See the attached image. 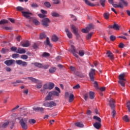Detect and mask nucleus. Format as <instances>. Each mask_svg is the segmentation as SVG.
Wrapping results in <instances>:
<instances>
[{"label": "nucleus", "instance_id": "nucleus-1", "mask_svg": "<svg viewBox=\"0 0 130 130\" xmlns=\"http://www.w3.org/2000/svg\"><path fill=\"white\" fill-rule=\"evenodd\" d=\"M115 101H114L113 99H111L109 101V105L111 109H112L113 110L112 112V115L113 118H114L115 117V115H116V112L115 111V110H114V107H115Z\"/></svg>", "mask_w": 130, "mask_h": 130}, {"label": "nucleus", "instance_id": "nucleus-2", "mask_svg": "<svg viewBox=\"0 0 130 130\" xmlns=\"http://www.w3.org/2000/svg\"><path fill=\"white\" fill-rule=\"evenodd\" d=\"M27 119L22 118L19 121V123L23 129H27L28 128V124H27Z\"/></svg>", "mask_w": 130, "mask_h": 130}, {"label": "nucleus", "instance_id": "nucleus-3", "mask_svg": "<svg viewBox=\"0 0 130 130\" xmlns=\"http://www.w3.org/2000/svg\"><path fill=\"white\" fill-rule=\"evenodd\" d=\"M119 84H120L122 87H124L125 86V83L124 82L126 81L125 79H124V74H120L119 76Z\"/></svg>", "mask_w": 130, "mask_h": 130}, {"label": "nucleus", "instance_id": "nucleus-4", "mask_svg": "<svg viewBox=\"0 0 130 130\" xmlns=\"http://www.w3.org/2000/svg\"><path fill=\"white\" fill-rule=\"evenodd\" d=\"M71 29L73 30V33H74V35L75 36H76L77 39H79V38L80 37V34L78 32V28L76 27L74 24H71Z\"/></svg>", "mask_w": 130, "mask_h": 130}, {"label": "nucleus", "instance_id": "nucleus-5", "mask_svg": "<svg viewBox=\"0 0 130 130\" xmlns=\"http://www.w3.org/2000/svg\"><path fill=\"white\" fill-rule=\"evenodd\" d=\"M49 23H50V20L49 18H45L42 20V25L44 26V27H48V26H49Z\"/></svg>", "mask_w": 130, "mask_h": 130}, {"label": "nucleus", "instance_id": "nucleus-6", "mask_svg": "<svg viewBox=\"0 0 130 130\" xmlns=\"http://www.w3.org/2000/svg\"><path fill=\"white\" fill-rule=\"evenodd\" d=\"M43 105L45 106V107H49V108H52V107H53V106H55L56 104L54 101H51L48 103H44Z\"/></svg>", "mask_w": 130, "mask_h": 130}, {"label": "nucleus", "instance_id": "nucleus-7", "mask_svg": "<svg viewBox=\"0 0 130 130\" xmlns=\"http://www.w3.org/2000/svg\"><path fill=\"white\" fill-rule=\"evenodd\" d=\"M16 63L19 66H22V67H27L28 65V62L22 61V60H16Z\"/></svg>", "mask_w": 130, "mask_h": 130}, {"label": "nucleus", "instance_id": "nucleus-8", "mask_svg": "<svg viewBox=\"0 0 130 130\" xmlns=\"http://www.w3.org/2000/svg\"><path fill=\"white\" fill-rule=\"evenodd\" d=\"M22 14L23 17H24V18H26L27 19H30L31 18V15H32V13L31 12H28L27 11H22L21 12Z\"/></svg>", "mask_w": 130, "mask_h": 130}, {"label": "nucleus", "instance_id": "nucleus-9", "mask_svg": "<svg viewBox=\"0 0 130 130\" xmlns=\"http://www.w3.org/2000/svg\"><path fill=\"white\" fill-rule=\"evenodd\" d=\"M108 28H109V29H114V30H116L117 31L119 30L120 26H119L118 24H116V23H114L113 25H109Z\"/></svg>", "mask_w": 130, "mask_h": 130}, {"label": "nucleus", "instance_id": "nucleus-10", "mask_svg": "<svg viewBox=\"0 0 130 130\" xmlns=\"http://www.w3.org/2000/svg\"><path fill=\"white\" fill-rule=\"evenodd\" d=\"M95 75V69H91L89 73V78L91 82H94V75Z\"/></svg>", "mask_w": 130, "mask_h": 130}, {"label": "nucleus", "instance_id": "nucleus-11", "mask_svg": "<svg viewBox=\"0 0 130 130\" xmlns=\"http://www.w3.org/2000/svg\"><path fill=\"white\" fill-rule=\"evenodd\" d=\"M20 45L22 47H29L30 46V42H29V41L21 42Z\"/></svg>", "mask_w": 130, "mask_h": 130}, {"label": "nucleus", "instance_id": "nucleus-12", "mask_svg": "<svg viewBox=\"0 0 130 130\" xmlns=\"http://www.w3.org/2000/svg\"><path fill=\"white\" fill-rule=\"evenodd\" d=\"M71 52L73 53V55L75 56V57H77V58L79 57V55L77 54L78 52L76 50V49L75 48V46H74V45H71Z\"/></svg>", "mask_w": 130, "mask_h": 130}, {"label": "nucleus", "instance_id": "nucleus-13", "mask_svg": "<svg viewBox=\"0 0 130 130\" xmlns=\"http://www.w3.org/2000/svg\"><path fill=\"white\" fill-rule=\"evenodd\" d=\"M15 61H16L14 59L7 60L4 62V63L9 67L10 66H12Z\"/></svg>", "mask_w": 130, "mask_h": 130}, {"label": "nucleus", "instance_id": "nucleus-14", "mask_svg": "<svg viewBox=\"0 0 130 130\" xmlns=\"http://www.w3.org/2000/svg\"><path fill=\"white\" fill-rule=\"evenodd\" d=\"M65 32L67 34V35L70 39L73 38V34H72V32H71L69 30V28H66L65 29Z\"/></svg>", "mask_w": 130, "mask_h": 130}, {"label": "nucleus", "instance_id": "nucleus-15", "mask_svg": "<svg viewBox=\"0 0 130 130\" xmlns=\"http://www.w3.org/2000/svg\"><path fill=\"white\" fill-rule=\"evenodd\" d=\"M32 109L35 111H40L42 113H44V108L42 107H34Z\"/></svg>", "mask_w": 130, "mask_h": 130}, {"label": "nucleus", "instance_id": "nucleus-16", "mask_svg": "<svg viewBox=\"0 0 130 130\" xmlns=\"http://www.w3.org/2000/svg\"><path fill=\"white\" fill-rule=\"evenodd\" d=\"M16 53H19L20 54H22L23 53H26V50L24 48H18L17 51L16 52Z\"/></svg>", "mask_w": 130, "mask_h": 130}, {"label": "nucleus", "instance_id": "nucleus-17", "mask_svg": "<svg viewBox=\"0 0 130 130\" xmlns=\"http://www.w3.org/2000/svg\"><path fill=\"white\" fill-rule=\"evenodd\" d=\"M112 6L114 8H120L121 9H123V5H122L121 2H119L118 5L113 3Z\"/></svg>", "mask_w": 130, "mask_h": 130}, {"label": "nucleus", "instance_id": "nucleus-18", "mask_svg": "<svg viewBox=\"0 0 130 130\" xmlns=\"http://www.w3.org/2000/svg\"><path fill=\"white\" fill-rule=\"evenodd\" d=\"M93 126L95 128H96V129H99V128L101 127V122H95L93 124Z\"/></svg>", "mask_w": 130, "mask_h": 130}, {"label": "nucleus", "instance_id": "nucleus-19", "mask_svg": "<svg viewBox=\"0 0 130 130\" xmlns=\"http://www.w3.org/2000/svg\"><path fill=\"white\" fill-rule=\"evenodd\" d=\"M106 54L108 55V57H109L110 59H114V57L113 56V54H112L110 51H108Z\"/></svg>", "mask_w": 130, "mask_h": 130}, {"label": "nucleus", "instance_id": "nucleus-20", "mask_svg": "<svg viewBox=\"0 0 130 130\" xmlns=\"http://www.w3.org/2000/svg\"><path fill=\"white\" fill-rule=\"evenodd\" d=\"M84 2H85V4L87 5V6H89V7H95V5L93 3H91L88 0H83Z\"/></svg>", "mask_w": 130, "mask_h": 130}, {"label": "nucleus", "instance_id": "nucleus-21", "mask_svg": "<svg viewBox=\"0 0 130 130\" xmlns=\"http://www.w3.org/2000/svg\"><path fill=\"white\" fill-rule=\"evenodd\" d=\"M52 41H53V42H57V41H58V37H57L56 35H54L52 37Z\"/></svg>", "mask_w": 130, "mask_h": 130}, {"label": "nucleus", "instance_id": "nucleus-22", "mask_svg": "<svg viewBox=\"0 0 130 130\" xmlns=\"http://www.w3.org/2000/svg\"><path fill=\"white\" fill-rule=\"evenodd\" d=\"M51 97H52V93L51 92H49L48 94L46 96L45 99L46 100H52L51 99Z\"/></svg>", "mask_w": 130, "mask_h": 130}, {"label": "nucleus", "instance_id": "nucleus-23", "mask_svg": "<svg viewBox=\"0 0 130 130\" xmlns=\"http://www.w3.org/2000/svg\"><path fill=\"white\" fill-rule=\"evenodd\" d=\"M75 99V95L73 94V93H71L69 96V102L71 103L73 101H74V99Z\"/></svg>", "mask_w": 130, "mask_h": 130}, {"label": "nucleus", "instance_id": "nucleus-24", "mask_svg": "<svg viewBox=\"0 0 130 130\" xmlns=\"http://www.w3.org/2000/svg\"><path fill=\"white\" fill-rule=\"evenodd\" d=\"M86 28V30H87V32H90V31H91V30H92V29H93V28H94V26L93 25V24H89Z\"/></svg>", "mask_w": 130, "mask_h": 130}, {"label": "nucleus", "instance_id": "nucleus-25", "mask_svg": "<svg viewBox=\"0 0 130 130\" xmlns=\"http://www.w3.org/2000/svg\"><path fill=\"white\" fill-rule=\"evenodd\" d=\"M28 79L29 80H30V81H32L33 83H40V81L33 77H28Z\"/></svg>", "mask_w": 130, "mask_h": 130}, {"label": "nucleus", "instance_id": "nucleus-26", "mask_svg": "<svg viewBox=\"0 0 130 130\" xmlns=\"http://www.w3.org/2000/svg\"><path fill=\"white\" fill-rule=\"evenodd\" d=\"M56 71V68L55 67H51L49 70V72L50 74H53V73H55V72Z\"/></svg>", "mask_w": 130, "mask_h": 130}, {"label": "nucleus", "instance_id": "nucleus-27", "mask_svg": "<svg viewBox=\"0 0 130 130\" xmlns=\"http://www.w3.org/2000/svg\"><path fill=\"white\" fill-rule=\"evenodd\" d=\"M89 94L90 99L93 100L95 98V93H94V92L90 91Z\"/></svg>", "mask_w": 130, "mask_h": 130}, {"label": "nucleus", "instance_id": "nucleus-28", "mask_svg": "<svg viewBox=\"0 0 130 130\" xmlns=\"http://www.w3.org/2000/svg\"><path fill=\"white\" fill-rule=\"evenodd\" d=\"M9 126L11 129H13L15 127V122L14 121H11L9 122Z\"/></svg>", "mask_w": 130, "mask_h": 130}, {"label": "nucleus", "instance_id": "nucleus-29", "mask_svg": "<svg viewBox=\"0 0 130 130\" xmlns=\"http://www.w3.org/2000/svg\"><path fill=\"white\" fill-rule=\"evenodd\" d=\"M47 89H49V86L47 85V84H44L43 86V89H41V92H43V93H45V90H47Z\"/></svg>", "mask_w": 130, "mask_h": 130}, {"label": "nucleus", "instance_id": "nucleus-30", "mask_svg": "<svg viewBox=\"0 0 130 130\" xmlns=\"http://www.w3.org/2000/svg\"><path fill=\"white\" fill-rule=\"evenodd\" d=\"M32 64H34L35 67H37V68H42V64L39 63V62H35L32 63Z\"/></svg>", "mask_w": 130, "mask_h": 130}, {"label": "nucleus", "instance_id": "nucleus-31", "mask_svg": "<svg viewBox=\"0 0 130 130\" xmlns=\"http://www.w3.org/2000/svg\"><path fill=\"white\" fill-rule=\"evenodd\" d=\"M8 23H9L8 20L2 19L0 21V25H4V24H8Z\"/></svg>", "mask_w": 130, "mask_h": 130}, {"label": "nucleus", "instance_id": "nucleus-32", "mask_svg": "<svg viewBox=\"0 0 130 130\" xmlns=\"http://www.w3.org/2000/svg\"><path fill=\"white\" fill-rule=\"evenodd\" d=\"M49 90H52L54 88V83L51 82L49 83Z\"/></svg>", "mask_w": 130, "mask_h": 130}, {"label": "nucleus", "instance_id": "nucleus-33", "mask_svg": "<svg viewBox=\"0 0 130 130\" xmlns=\"http://www.w3.org/2000/svg\"><path fill=\"white\" fill-rule=\"evenodd\" d=\"M75 125L78 127H84V124L80 122L75 123Z\"/></svg>", "mask_w": 130, "mask_h": 130}, {"label": "nucleus", "instance_id": "nucleus-34", "mask_svg": "<svg viewBox=\"0 0 130 130\" xmlns=\"http://www.w3.org/2000/svg\"><path fill=\"white\" fill-rule=\"evenodd\" d=\"M44 5L46 8H50L51 7V4L49 2H45Z\"/></svg>", "mask_w": 130, "mask_h": 130}, {"label": "nucleus", "instance_id": "nucleus-35", "mask_svg": "<svg viewBox=\"0 0 130 130\" xmlns=\"http://www.w3.org/2000/svg\"><path fill=\"white\" fill-rule=\"evenodd\" d=\"M123 120L126 122H129V119L128 118V116L127 115H125L123 117Z\"/></svg>", "mask_w": 130, "mask_h": 130}, {"label": "nucleus", "instance_id": "nucleus-36", "mask_svg": "<svg viewBox=\"0 0 130 130\" xmlns=\"http://www.w3.org/2000/svg\"><path fill=\"white\" fill-rule=\"evenodd\" d=\"M92 35H93V32L88 33V35L86 36V39L87 40H89L92 38Z\"/></svg>", "mask_w": 130, "mask_h": 130}, {"label": "nucleus", "instance_id": "nucleus-37", "mask_svg": "<svg viewBox=\"0 0 130 130\" xmlns=\"http://www.w3.org/2000/svg\"><path fill=\"white\" fill-rule=\"evenodd\" d=\"M50 92L52 93V96H59V93L57 91H53Z\"/></svg>", "mask_w": 130, "mask_h": 130}, {"label": "nucleus", "instance_id": "nucleus-38", "mask_svg": "<svg viewBox=\"0 0 130 130\" xmlns=\"http://www.w3.org/2000/svg\"><path fill=\"white\" fill-rule=\"evenodd\" d=\"M9 124V122L7 121L5 123H4V124H3L2 127V128H6V127H7Z\"/></svg>", "mask_w": 130, "mask_h": 130}, {"label": "nucleus", "instance_id": "nucleus-39", "mask_svg": "<svg viewBox=\"0 0 130 130\" xmlns=\"http://www.w3.org/2000/svg\"><path fill=\"white\" fill-rule=\"evenodd\" d=\"M105 3H106V0L100 1V4H101V5L103 7H105Z\"/></svg>", "mask_w": 130, "mask_h": 130}, {"label": "nucleus", "instance_id": "nucleus-40", "mask_svg": "<svg viewBox=\"0 0 130 130\" xmlns=\"http://www.w3.org/2000/svg\"><path fill=\"white\" fill-rule=\"evenodd\" d=\"M109 13H105L104 14V17L106 20H108V19H109Z\"/></svg>", "mask_w": 130, "mask_h": 130}, {"label": "nucleus", "instance_id": "nucleus-41", "mask_svg": "<svg viewBox=\"0 0 130 130\" xmlns=\"http://www.w3.org/2000/svg\"><path fill=\"white\" fill-rule=\"evenodd\" d=\"M50 54H49V53L44 52L42 55V56H43V57H48V56H50Z\"/></svg>", "mask_w": 130, "mask_h": 130}, {"label": "nucleus", "instance_id": "nucleus-42", "mask_svg": "<svg viewBox=\"0 0 130 130\" xmlns=\"http://www.w3.org/2000/svg\"><path fill=\"white\" fill-rule=\"evenodd\" d=\"M93 119H95V120H97L98 121H99L98 122H101V118H100V117L97 116H94Z\"/></svg>", "mask_w": 130, "mask_h": 130}, {"label": "nucleus", "instance_id": "nucleus-43", "mask_svg": "<svg viewBox=\"0 0 130 130\" xmlns=\"http://www.w3.org/2000/svg\"><path fill=\"white\" fill-rule=\"evenodd\" d=\"M16 10H17V11L22 12H23V11H24V8H23V7H22L21 6H18L16 8Z\"/></svg>", "mask_w": 130, "mask_h": 130}, {"label": "nucleus", "instance_id": "nucleus-44", "mask_svg": "<svg viewBox=\"0 0 130 130\" xmlns=\"http://www.w3.org/2000/svg\"><path fill=\"white\" fill-rule=\"evenodd\" d=\"M52 17H59V14L55 12H53L51 13Z\"/></svg>", "mask_w": 130, "mask_h": 130}, {"label": "nucleus", "instance_id": "nucleus-45", "mask_svg": "<svg viewBox=\"0 0 130 130\" xmlns=\"http://www.w3.org/2000/svg\"><path fill=\"white\" fill-rule=\"evenodd\" d=\"M46 43L47 45H48L50 47L51 46V44H50V41H49V38H48V37L46 38Z\"/></svg>", "mask_w": 130, "mask_h": 130}, {"label": "nucleus", "instance_id": "nucleus-46", "mask_svg": "<svg viewBox=\"0 0 130 130\" xmlns=\"http://www.w3.org/2000/svg\"><path fill=\"white\" fill-rule=\"evenodd\" d=\"M46 37V35H45V34L42 33L40 35V39H44Z\"/></svg>", "mask_w": 130, "mask_h": 130}, {"label": "nucleus", "instance_id": "nucleus-47", "mask_svg": "<svg viewBox=\"0 0 130 130\" xmlns=\"http://www.w3.org/2000/svg\"><path fill=\"white\" fill-rule=\"evenodd\" d=\"M79 54L80 56H84L85 54V51L84 50H80L79 52Z\"/></svg>", "mask_w": 130, "mask_h": 130}, {"label": "nucleus", "instance_id": "nucleus-48", "mask_svg": "<svg viewBox=\"0 0 130 130\" xmlns=\"http://www.w3.org/2000/svg\"><path fill=\"white\" fill-rule=\"evenodd\" d=\"M28 122H29V123H30V124H31L32 123H33V124L36 123V120H35V119H30L29 120Z\"/></svg>", "mask_w": 130, "mask_h": 130}, {"label": "nucleus", "instance_id": "nucleus-49", "mask_svg": "<svg viewBox=\"0 0 130 130\" xmlns=\"http://www.w3.org/2000/svg\"><path fill=\"white\" fill-rule=\"evenodd\" d=\"M94 87L95 89H99V86L98 85V82L94 81L93 83Z\"/></svg>", "mask_w": 130, "mask_h": 130}, {"label": "nucleus", "instance_id": "nucleus-50", "mask_svg": "<svg viewBox=\"0 0 130 130\" xmlns=\"http://www.w3.org/2000/svg\"><path fill=\"white\" fill-rule=\"evenodd\" d=\"M126 107L128 109V112L130 113V101H128L126 103Z\"/></svg>", "mask_w": 130, "mask_h": 130}, {"label": "nucleus", "instance_id": "nucleus-51", "mask_svg": "<svg viewBox=\"0 0 130 130\" xmlns=\"http://www.w3.org/2000/svg\"><path fill=\"white\" fill-rule=\"evenodd\" d=\"M38 17L41 18V19H43V18H46V15L45 14H39L38 15Z\"/></svg>", "mask_w": 130, "mask_h": 130}, {"label": "nucleus", "instance_id": "nucleus-52", "mask_svg": "<svg viewBox=\"0 0 130 130\" xmlns=\"http://www.w3.org/2000/svg\"><path fill=\"white\" fill-rule=\"evenodd\" d=\"M20 55L19 54L15 53L12 55V58H18L19 57Z\"/></svg>", "mask_w": 130, "mask_h": 130}, {"label": "nucleus", "instance_id": "nucleus-53", "mask_svg": "<svg viewBox=\"0 0 130 130\" xmlns=\"http://www.w3.org/2000/svg\"><path fill=\"white\" fill-rule=\"evenodd\" d=\"M33 23H34V24H36V25H39V24H40V22H39V21H38L37 19H34Z\"/></svg>", "mask_w": 130, "mask_h": 130}, {"label": "nucleus", "instance_id": "nucleus-54", "mask_svg": "<svg viewBox=\"0 0 130 130\" xmlns=\"http://www.w3.org/2000/svg\"><path fill=\"white\" fill-rule=\"evenodd\" d=\"M31 8H38L39 6L36 3H32L31 5Z\"/></svg>", "mask_w": 130, "mask_h": 130}, {"label": "nucleus", "instance_id": "nucleus-55", "mask_svg": "<svg viewBox=\"0 0 130 130\" xmlns=\"http://www.w3.org/2000/svg\"><path fill=\"white\" fill-rule=\"evenodd\" d=\"M110 39L111 41H114L116 39V37L113 35H112L110 37Z\"/></svg>", "mask_w": 130, "mask_h": 130}, {"label": "nucleus", "instance_id": "nucleus-56", "mask_svg": "<svg viewBox=\"0 0 130 130\" xmlns=\"http://www.w3.org/2000/svg\"><path fill=\"white\" fill-rule=\"evenodd\" d=\"M21 58H22V59H27L28 58V56L26 55H22L21 56Z\"/></svg>", "mask_w": 130, "mask_h": 130}, {"label": "nucleus", "instance_id": "nucleus-57", "mask_svg": "<svg viewBox=\"0 0 130 130\" xmlns=\"http://www.w3.org/2000/svg\"><path fill=\"white\" fill-rule=\"evenodd\" d=\"M124 46H125V45L122 43H121L119 44V48H123V47H124Z\"/></svg>", "mask_w": 130, "mask_h": 130}, {"label": "nucleus", "instance_id": "nucleus-58", "mask_svg": "<svg viewBox=\"0 0 130 130\" xmlns=\"http://www.w3.org/2000/svg\"><path fill=\"white\" fill-rule=\"evenodd\" d=\"M32 47L34 49H37V48H38V45L36 43H34V44L32 45Z\"/></svg>", "mask_w": 130, "mask_h": 130}, {"label": "nucleus", "instance_id": "nucleus-59", "mask_svg": "<svg viewBox=\"0 0 130 130\" xmlns=\"http://www.w3.org/2000/svg\"><path fill=\"white\" fill-rule=\"evenodd\" d=\"M41 12L42 13V14H43V15H46L47 14V11L43 9L41 10Z\"/></svg>", "mask_w": 130, "mask_h": 130}, {"label": "nucleus", "instance_id": "nucleus-60", "mask_svg": "<svg viewBox=\"0 0 130 130\" xmlns=\"http://www.w3.org/2000/svg\"><path fill=\"white\" fill-rule=\"evenodd\" d=\"M73 88L74 89H80V84H77V85L74 86Z\"/></svg>", "mask_w": 130, "mask_h": 130}, {"label": "nucleus", "instance_id": "nucleus-61", "mask_svg": "<svg viewBox=\"0 0 130 130\" xmlns=\"http://www.w3.org/2000/svg\"><path fill=\"white\" fill-rule=\"evenodd\" d=\"M22 83V81L21 80H16V82H12V84H21Z\"/></svg>", "mask_w": 130, "mask_h": 130}, {"label": "nucleus", "instance_id": "nucleus-62", "mask_svg": "<svg viewBox=\"0 0 130 130\" xmlns=\"http://www.w3.org/2000/svg\"><path fill=\"white\" fill-rule=\"evenodd\" d=\"M53 4H55V5H58L59 4L60 1L59 0H53Z\"/></svg>", "mask_w": 130, "mask_h": 130}, {"label": "nucleus", "instance_id": "nucleus-63", "mask_svg": "<svg viewBox=\"0 0 130 130\" xmlns=\"http://www.w3.org/2000/svg\"><path fill=\"white\" fill-rule=\"evenodd\" d=\"M70 70L72 72H74V73H75V71H76V68H75L74 67H73V66H71L70 67Z\"/></svg>", "mask_w": 130, "mask_h": 130}, {"label": "nucleus", "instance_id": "nucleus-64", "mask_svg": "<svg viewBox=\"0 0 130 130\" xmlns=\"http://www.w3.org/2000/svg\"><path fill=\"white\" fill-rule=\"evenodd\" d=\"M11 49L12 51H16V50H17V47H12L11 48Z\"/></svg>", "mask_w": 130, "mask_h": 130}]
</instances>
